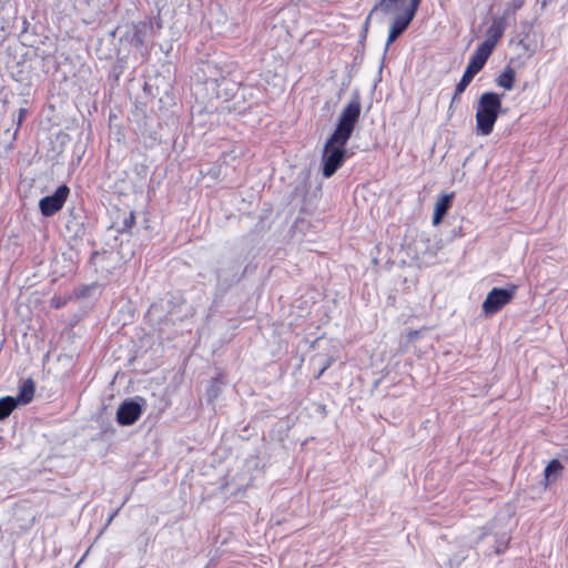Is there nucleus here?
I'll return each mask as SVG.
<instances>
[{
	"mask_svg": "<svg viewBox=\"0 0 568 568\" xmlns=\"http://www.w3.org/2000/svg\"><path fill=\"white\" fill-rule=\"evenodd\" d=\"M225 385L224 375L217 374L210 381L209 386L205 390V398L209 404H214L222 392V387Z\"/></svg>",
	"mask_w": 568,
	"mask_h": 568,
	"instance_id": "obj_12",
	"label": "nucleus"
},
{
	"mask_svg": "<svg viewBox=\"0 0 568 568\" xmlns=\"http://www.w3.org/2000/svg\"><path fill=\"white\" fill-rule=\"evenodd\" d=\"M402 2H403V0H379L373 7V12H377L378 14L387 16L389 13L396 12Z\"/></svg>",
	"mask_w": 568,
	"mask_h": 568,
	"instance_id": "obj_14",
	"label": "nucleus"
},
{
	"mask_svg": "<svg viewBox=\"0 0 568 568\" xmlns=\"http://www.w3.org/2000/svg\"><path fill=\"white\" fill-rule=\"evenodd\" d=\"M216 274V288L220 293H226L235 283L240 281L239 264L230 263L226 266L220 267Z\"/></svg>",
	"mask_w": 568,
	"mask_h": 568,
	"instance_id": "obj_9",
	"label": "nucleus"
},
{
	"mask_svg": "<svg viewBox=\"0 0 568 568\" xmlns=\"http://www.w3.org/2000/svg\"><path fill=\"white\" fill-rule=\"evenodd\" d=\"M564 469L562 464L558 459H551L545 468V480L547 483L556 481Z\"/></svg>",
	"mask_w": 568,
	"mask_h": 568,
	"instance_id": "obj_17",
	"label": "nucleus"
},
{
	"mask_svg": "<svg viewBox=\"0 0 568 568\" xmlns=\"http://www.w3.org/2000/svg\"><path fill=\"white\" fill-rule=\"evenodd\" d=\"M525 4V0H511L510 6L513 11L519 10Z\"/></svg>",
	"mask_w": 568,
	"mask_h": 568,
	"instance_id": "obj_23",
	"label": "nucleus"
},
{
	"mask_svg": "<svg viewBox=\"0 0 568 568\" xmlns=\"http://www.w3.org/2000/svg\"><path fill=\"white\" fill-rule=\"evenodd\" d=\"M36 386L31 378L23 382L19 389L18 397L16 398L18 400V404H29L34 396Z\"/></svg>",
	"mask_w": 568,
	"mask_h": 568,
	"instance_id": "obj_13",
	"label": "nucleus"
},
{
	"mask_svg": "<svg viewBox=\"0 0 568 568\" xmlns=\"http://www.w3.org/2000/svg\"><path fill=\"white\" fill-rule=\"evenodd\" d=\"M501 97L495 92L483 93L476 105V132L478 135H489L503 113Z\"/></svg>",
	"mask_w": 568,
	"mask_h": 568,
	"instance_id": "obj_2",
	"label": "nucleus"
},
{
	"mask_svg": "<svg viewBox=\"0 0 568 568\" xmlns=\"http://www.w3.org/2000/svg\"><path fill=\"white\" fill-rule=\"evenodd\" d=\"M420 2L422 0H409V4L405 8L403 13L414 19Z\"/></svg>",
	"mask_w": 568,
	"mask_h": 568,
	"instance_id": "obj_20",
	"label": "nucleus"
},
{
	"mask_svg": "<svg viewBox=\"0 0 568 568\" xmlns=\"http://www.w3.org/2000/svg\"><path fill=\"white\" fill-rule=\"evenodd\" d=\"M26 115H27V109H20L19 110L18 120H17L18 126L21 125V123L23 122Z\"/></svg>",
	"mask_w": 568,
	"mask_h": 568,
	"instance_id": "obj_25",
	"label": "nucleus"
},
{
	"mask_svg": "<svg viewBox=\"0 0 568 568\" xmlns=\"http://www.w3.org/2000/svg\"><path fill=\"white\" fill-rule=\"evenodd\" d=\"M459 97H460V94H457V87H456L454 95H453L452 101H450L449 110H452L454 104L457 103V101H459Z\"/></svg>",
	"mask_w": 568,
	"mask_h": 568,
	"instance_id": "obj_26",
	"label": "nucleus"
},
{
	"mask_svg": "<svg viewBox=\"0 0 568 568\" xmlns=\"http://www.w3.org/2000/svg\"><path fill=\"white\" fill-rule=\"evenodd\" d=\"M18 406V400L12 396H4L0 398V422L4 420Z\"/></svg>",
	"mask_w": 568,
	"mask_h": 568,
	"instance_id": "obj_18",
	"label": "nucleus"
},
{
	"mask_svg": "<svg viewBox=\"0 0 568 568\" xmlns=\"http://www.w3.org/2000/svg\"><path fill=\"white\" fill-rule=\"evenodd\" d=\"M28 28H29V22H28L27 18H23V21H22V32H27Z\"/></svg>",
	"mask_w": 568,
	"mask_h": 568,
	"instance_id": "obj_30",
	"label": "nucleus"
},
{
	"mask_svg": "<svg viewBox=\"0 0 568 568\" xmlns=\"http://www.w3.org/2000/svg\"><path fill=\"white\" fill-rule=\"evenodd\" d=\"M146 400L136 396L122 402L116 410V422L121 426L133 425L142 415Z\"/></svg>",
	"mask_w": 568,
	"mask_h": 568,
	"instance_id": "obj_5",
	"label": "nucleus"
},
{
	"mask_svg": "<svg viewBox=\"0 0 568 568\" xmlns=\"http://www.w3.org/2000/svg\"><path fill=\"white\" fill-rule=\"evenodd\" d=\"M146 29L148 26L145 23L133 24L131 33L128 32L126 37L130 38L134 47L140 48L144 44Z\"/></svg>",
	"mask_w": 568,
	"mask_h": 568,
	"instance_id": "obj_16",
	"label": "nucleus"
},
{
	"mask_svg": "<svg viewBox=\"0 0 568 568\" xmlns=\"http://www.w3.org/2000/svg\"><path fill=\"white\" fill-rule=\"evenodd\" d=\"M453 197V194H445L436 202L433 214L434 225H438L443 221L444 216L452 206Z\"/></svg>",
	"mask_w": 568,
	"mask_h": 568,
	"instance_id": "obj_11",
	"label": "nucleus"
},
{
	"mask_svg": "<svg viewBox=\"0 0 568 568\" xmlns=\"http://www.w3.org/2000/svg\"><path fill=\"white\" fill-rule=\"evenodd\" d=\"M118 513H119V509H116L114 513H112V514L109 516V518H108V520H106V524H105V527H106V526H109V525L111 524V521L114 519V517L118 515Z\"/></svg>",
	"mask_w": 568,
	"mask_h": 568,
	"instance_id": "obj_29",
	"label": "nucleus"
},
{
	"mask_svg": "<svg viewBox=\"0 0 568 568\" xmlns=\"http://www.w3.org/2000/svg\"><path fill=\"white\" fill-rule=\"evenodd\" d=\"M419 331H409L407 337L409 341H415L416 338L419 337Z\"/></svg>",
	"mask_w": 568,
	"mask_h": 568,
	"instance_id": "obj_27",
	"label": "nucleus"
},
{
	"mask_svg": "<svg viewBox=\"0 0 568 568\" xmlns=\"http://www.w3.org/2000/svg\"><path fill=\"white\" fill-rule=\"evenodd\" d=\"M135 224V215L134 212H130L128 216H125L122 221L121 232H129L133 225Z\"/></svg>",
	"mask_w": 568,
	"mask_h": 568,
	"instance_id": "obj_21",
	"label": "nucleus"
},
{
	"mask_svg": "<svg viewBox=\"0 0 568 568\" xmlns=\"http://www.w3.org/2000/svg\"><path fill=\"white\" fill-rule=\"evenodd\" d=\"M374 14H378L377 12H373V9L369 11L368 16L366 17L365 19V22H364V26H363V38L366 37V33H367V30H368V27H369V22H371V19Z\"/></svg>",
	"mask_w": 568,
	"mask_h": 568,
	"instance_id": "obj_22",
	"label": "nucleus"
},
{
	"mask_svg": "<svg viewBox=\"0 0 568 568\" xmlns=\"http://www.w3.org/2000/svg\"><path fill=\"white\" fill-rule=\"evenodd\" d=\"M329 365H331V362L328 361V362H327V363H326V364L321 368V371L318 372V374H317L316 378H320V377L323 375V373H324V372L329 367Z\"/></svg>",
	"mask_w": 568,
	"mask_h": 568,
	"instance_id": "obj_28",
	"label": "nucleus"
},
{
	"mask_svg": "<svg viewBox=\"0 0 568 568\" xmlns=\"http://www.w3.org/2000/svg\"><path fill=\"white\" fill-rule=\"evenodd\" d=\"M146 544H148V542L145 541V544H144V548H143V552H146Z\"/></svg>",
	"mask_w": 568,
	"mask_h": 568,
	"instance_id": "obj_31",
	"label": "nucleus"
},
{
	"mask_svg": "<svg viewBox=\"0 0 568 568\" xmlns=\"http://www.w3.org/2000/svg\"><path fill=\"white\" fill-rule=\"evenodd\" d=\"M362 112L361 95L356 90L342 110L335 130L326 140L322 154V174L328 179L344 164L347 158L346 144L352 138Z\"/></svg>",
	"mask_w": 568,
	"mask_h": 568,
	"instance_id": "obj_1",
	"label": "nucleus"
},
{
	"mask_svg": "<svg viewBox=\"0 0 568 568\" xmlns=\"http://www.w3.org/2000/svg\"><path fill=\"white\" fill-rule=\"evenodd\" d=\"M69 194V186L67 184H62L58 186L53 194L42 197L39 201V210L41 214L45 217L54 215L63 207Z\"/></svg>",
	"mask_w": 568,
	"mask_h": 568,
	"instance_id": "obj_6",
	"label": "nucleus"
},
{
	"mask_svg": "<svg viewBox=\"0 0 568 568\" xmlns=\"http://www.w3.org/2000/svg\"><path fill=\"white\" fill-rule=\"evenodd\" d=\"M516 72L511 67H506L505 70L496 78L497 85L511 90L515 85Z\"/></svg>",
	"mask_w": 568,
	"mask_h": 568,
	"instance_id": "obj_15",
	"label": "nucleus"
},
{
	"mask_svg": "<svg viewBox=\"0 0 568 568\" xmlns=\"http://www.w3.org/2000/svg\"><path fill=\"white\" fill-rule=\"evenodd\" d=\"M104 255H105V252L100 253V252L95 251V252H93V253L91 254V258H90V261H91V263H92V264H97V261H98L100 257H103Z\"/></svg>",
	"mask_w": 568,
	"mask_h": 568,
	"instance_id": "obj_24",
	"label": "nucleus"
},
{
	"mask_svg": "<svg viewBox=\"0 0 568 568\" xmlns=\"http://www.w3.org/2000/svg\"><path fill=\"white\" fill-rule=\"evenodd\" d=\"M98 287L99 286L97 283H93L90 285H82L81 287H79L75 291V296L77 297H89L92 295L93 292H95L98 290Z\"/></svg>",
	"mask_w": 568,
	"mask_h": 568,
	"instance_id": "obj_19",
	"label": "nucleus"
},
{
	"mask_svg": "<svg viewBox=\"0 0 568 568\" xmlns=\"http://www.w3.org/2000/svg\"><path fill=\"white\" fill-rule=\"evenodd\" d=\"M205 84L215 91L217 99H223L224 101L234 99L241 89V82L233 79L230 72L220 74V77L209 78Z\"/></svg>",
	"mask_w": 568,
	"mask_h": 568,
	"instance_id": "obj_4",
	"label": "nucleus"
},
{
	"mask_svg": "<svg viewBox=\"0 0 568 568\" xmlns=\"http://www.w3.org/2000/svg\"><path fill=\"white\" fill-rule=\"evenodd\" d=\"M412 21H413V19L404 13L397 14L393 19L390 27H389V32H388L384 54H386L389 45L393 42H395L406 31V29L409 27Z\"/></svg>",
	"mask_w": 568,
	"mask_h": 568,
	"instance_id": "obj_10",
	"label": "nucleus"
},
{
	"mask_svg": "<svg viewBox=\"0 0 568 568\" xmlns=\"http://www.w3.org/2000/svg\"><path fill=\"white\" fill-rule=\"evenodd\" d=\"M507 28V13L503 17L493 19L490 27L487 29L486 39L478 45V50L490 55L498 41L504 36Z\"/></svg>",
	"mask_w": 568,
	"mask_h": 568,
	"instance_id": "obj_7",
	"label": "nucleus"
},
{
	"mask_svg": "<svg viewBox=\"0 0 568 568\" xmlns=\"http://www.w3.org/2000/svg\"><path fill=\"white\" fill-rule=\"evenodd\" d=\"M516 292V285H509L508 287H494L487 294L481 306L485 315H494L498 313L505 305L511 302Z\"/></svg>",
	"mask_w": 568,
	"mask_h": 568,
	"instance_id": "obj_3",
	"label": "nucleus"
},
{
	"mask_svg": "<svg viewBox=\"0 0 568 568\" xmlns=\"http://www.w3.org/2000/svg\"><path fill=\"white\" fill-rule=\"evenodd\" d=\"M489 55L486 53L479 51L478 49L475 50L460 81L457 83V94H462L466 90V88L473 81L474 77L485 67Z\"/></svg>",
	"mask_w": 568,
	"mask_h": 568,
	"instance_id": "obj_8",
	"label": "nucleus"
}]
</instances>
